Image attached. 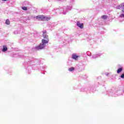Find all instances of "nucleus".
<instances>
[{
  "label": "nucleus",
  "instance_id": "obj_5",
  "mask_svg": "<svg viewBox=\"0 0 124 124\" xmlns=\"http://www.w3.org/2000/svg\"><path fill=\"white\" fill-rule=\"evenodd\" d=\"M120 17H121V18H124V3L123 4L122 13L120 15Z\"/></svg>",
  "mask_w": 124,
  "mask_h": 124
},
{
  "label": "nucleus",
  "instance_id": "obj_8",
  "mask_svg": "<svg viewBox=\"0 0 124 124\" xmlns=\"http://www.w3.org/2000/svg\"><path fill=\"white\" fill-rule=\"evenodd\" d=\"M124 69V68L123 67L119 68L118 70H117V73L119 74V73H121V72H122V71H123V70Z\"/></svg>",
  "mask_w": 124,
  "mask_h": 124
},
{
  "label": "nucleus",
  "instance_id": "obj_4",
  "mask_svg": "<svg viewBox=\"0 0 124 124\" xmlns=\"http://www.w3.org/2000/svg\"><path fill=\"white\" fill-rule=\"evenodd\" d=\"M72 59H74V60H76V61H77L78 60V58H80V56L76 54V53H74L72 55Z\"/></svg>",
  "mask_w": 124,
  "mask_h": 124
},
{
  "label": "nucleus",
  "instance_id": "obj_14",
  "mask_svg": "<svg viewBox=\"0 0 124 124\" xmlns=\"http://www.w3.org/2000/svg\"><path fill=\"white\" fill-rule=\"evenodd\" d=\"M22 9H23V10H28V8L27 7H23Z\"/></svg>",
  "mask_w": 124,
  "mask_h": 124
},
{
  "label": "nucleus",
  "instance_id": "obj_6",
  "mask_svg": "<svg viewBox=\"0 0 124 124\" xmlns=\"http://www.w3.org/2000/svg\"><path fill=\"white\" fill-rule=\"evenodd\" d=\"M77 26H78V27H79V28H80V29H83V28H84V25L83 24V23H80L79 22H77Z\"/></svg>",
  "mask_w": 124,
  "mask_h": 124
},
{
  "label": "nucleus",
  "instance_id": "obj_1",
  "mask_svg": "<svg viewBox=\"0 0 124 124\" xmlns=\"http://www.w3.org/2000/svg\"><path fill=\"white\" fill-rule=\"evenodd\" d=\"M43 37L44 39L42 40V43L35 47L36 50H41L45 48L46 45L49 43V37L48 35H47V32H46V31L43 32Z\"/></svg>",
  "mask_w": 124,
  "mask_h": 124
},
{
  "label": "nucleus",
  "instance_id": "obj_12",
  "mask_svg": "<svg viewBox=\"0 0 124 124\" xmlns=\"http://www.w3.org/2000/svg\"><path fill=\"white\" fill-rule=\"evenodd\" d=\"M101 18L102 19L105 20L106 19H107V18H108V16L106 15H103L101 16Z\"/></svg>",
  "mask_w": 124,
  "mask_h": 124
},
{
  "label": "nucleus",
  "instance_id": "obj_10",
  "mask_svg": "<svg viewBox=\"0 0 124 124\" xmlns=\"http://www.w3.org/2000/svg\"><path fill=\"white\" fill-rule=\"evenodd\" d=\"M74 70H75V68L73 67H71L68 69V71H70V72L74 71Z\"/></svg>",
  "mask_w": 124,
  "mask_h": 124
},
{
  "label": "nucleus",
  "instance_id": "obj_15",
  "mask_svg": "<svg viewBox=\"0 0 124 124\" xmlns=\"http://www.w3.org/2000/svg\"><path fill=\"white\" fill-rule=\"evenodd\" d=\"M121 78H124V74H122V75L121 76Z\"/></svg>",
  "mask_w": 124,
  "mask_h": 124
},
{
  "label": "nucleus",
  "instance_id": "obj_3",
  "mask_svg": "<svg viewBox=\"0 0 124 124\" xmlns=\"http://www.w3.org/2000/svg\"><path fill=\"white\" fill-rule=\"evenodd\" d=\"M71 9H72V7H71V6H67L65 10H64V11L63 12V14L64 15L66 14V12H68V11H70V10H71ZM65 11H66V12H65Z\"/></svg>",
  "mask_w": 124,
  "mask_h": 124
},
{
  "label": "nucleus",
  "instance_id": "obj_9",
  "mask_svg": "<svg viewBox=\"0 0 124 124\" xmlns=\"http://www.w3.org/2000/svg\"><path fill=\"white\" fill-rule=\"evenodd\" d=\"M100 54H94L93 56V59H96V58H98V57H100Z\"/></svg>",
  "mask_w": 124,
  "mask_h": 124
},
{
  "label": "nucleus",
  "instance_id": "obj_7",
  "mask_svg": "<svg viewBox=\"0 0 124 124\" xmlns=\"http://www.w3.org/2000/svg\"><path fill=\"white\" fill-rule=\"evenodd\" d=\"M2 52H6L7 51V46H3V48L2 49Z\"/></svg>",
  "mask_w": 124,
  "mask_h": 124
},
{
  "label": "nucleus",
  "instance_id": "obj_11",
  "mask_svg": "<svg viewBox=\"0 0 124 124\" xmlns=\"http://www.w3.org/2000/svg\"><path fill=\"white\" fill-rule=\"evenodd\" d=\"M121 8H123V4L122 5L117 6L116 7V9H121Z\"/></svg>",
  "mask_w": 124,
  "mask_h": 124
},
{
  "label": "nucleus",
  "instance_id": "obj_13",
  "mask_svg": "<svg viewBox=\"0 0 124 124\" xmlns=\"http://www.w3.org/2000/svg\"><path fill=\"white\" fill-rule=\"evenodd\" d=\"M5 24L6 25H10V21H9V19H7L5 21Z\"/></svg>",
  "mask_w": 124,
  "mask_h": 124
},
{
  "label": "nucleus",
  "instance_id": "obj_2",
  "mask_svg": "<svg viewBox=\"0 0 124 124\" xmlns=\"http://www.w3.org/2000/svg\"><path fill=\"white\" fill-rule=\"evenodd\" d=\"M34 20H38V21H49L51 19L49 16H44L39 15L34 17Z\"/></svg>",
  "mask_w": 124,
  "mask_h": 124
}]
</instances>
